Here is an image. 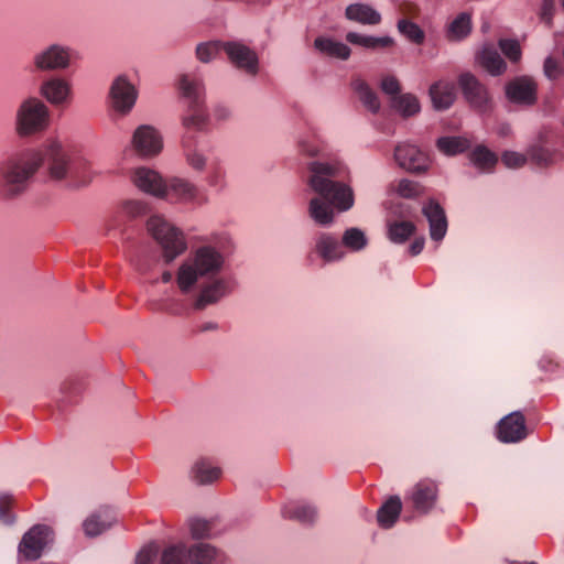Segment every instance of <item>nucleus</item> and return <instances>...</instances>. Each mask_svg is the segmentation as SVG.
<instances>
[{"mask_svg": "<svg viewBox=\"0 0 564 564\" xmlns=\"http://www.w3.org/2000/svg\"><path fill=\"white\" fill-rule=\"evenodd\" d=\"M227 265V254L216 240L203 241L178 264L176 285L182 294L193 296L195 310L214 305L230 293Z\"/></svg>", "mask_w": 564, "mask_h": 564, "instance_id": "f257e3e1", "label": "nucleus"}, {"mask_svg": "<svg viewBox=\"0 0 564 564\" xmlns=\"http://www.w3.org/2000/svg\"><path fill=\"white\" fill-rule=\"evenodd\" d=\"M348 174L341 162L313 161L307 165L306 184L313 193L327 196L338 213H346L355 205V192L350 184L338 178Z\"/></svg>", "mask_w": 564, "mask_h": 564, "instance_id": "f03ea898", "label": "nucleus"}, {"mask_svg": "<svg viewBox=\"0 0 564 564\" xmlns=\"http://www.w3.org/2000/svg\"><path fill=\"white\" fill-rule=\"evenodd\" d=\"M43 153L47 163L48 175L55 181L68 180L72 186H84L91 181L87 173L88 162H73L62 143L57 139H50L44 145Z\"/></svg>", "mask_w": 564, "mask_h": 564, "instance_id": "7ed1b4c3", "label": "nucleus"}, {"mask_svg": "<svg viewBox=\"0 0 564 564\" xmlns=\"http://www.w3.org/2000/svg\"><path fill=\"white\" fill-rule=\"evenodd\" d=\"M43 161L41 151H30L6 160L0 165V180L7 194L15 196L23 193Z\"/></svg>", "mask_w": 564, "mask_h": 564, "instance_id": "20e7f679", "label": "nucleus"}, {"mask_svg": "<svg viewBox=\"0 0 564 564\" xmlns=\"http://www.w3.org/2000/svg\"><path fill=\"white\" fill-rule=\"evenodd\" d=\"M147 229L161 249L165 262H172L187 249L184 231L162 214H153L147 221Z\"/></svg>", "mask_w": 564, "mask_h": 564, "instance_id": "39448f33", "label": "nucleus"}, {"mask_svg": "<svg viewBox=\"0 0 564 564\" xmlns=\"http://www.w3.org/2000/svg\"><path fill=\"white\" fill-rule=\"evenodd\" d=\"M51 123V110L44 100L30 96L23 99L14 115V130L25 138L45 131Z\"/></svg>", "mask_w": 564, "mask_h": 564, "instance_id": "423d86ee", "label": "nucleus"}, {"mask_svg": "<svg viewBox=\"0 0 564 564\" xmlns=\"http://www.w3.org/2000/svg\"><path fill=\"white\" fill-rule=\"evenodd\" d=\"M75 51L61 42H51L36 50L30 66L34 73H51L68 69L74 62Z\"/></svg>", "mask_w": 564, "mask_h": 564, "instance_id": "0eeeda50", "label": "nucleus"}, {"mask_svg": "<svg viewBox=\"0 0 564 564\" xmlns=\"http://www.w3.org/2000/svg\"><path fill=\"white\" fill-rule=\"evenodd\" d=\"M139 89L128 74L115 76L109 85L107 104L112 113L124 118L134 109Z\"/></svg>", "mask_w": 564, "mask_h": 564, "instance_id": "6e6552de", "label": "nucleus"}, {"mask_svg": "<svg viewBox=\"0 0 564 564\" xmlns=\"http://www.w3.org/2000/svg\"><path fill=\"white\" fill-rule=\"evenodd\" d=\"M130 147L138 158L154 159L163 151V135L152 124H140L131 134Z\"/></svg>", "mask_w": 564, "mask_h": 564, "instance_id": "1a4fd4ad", "label": "nucleus"}, {"mask_svg": "<svg viewBox=\"0 0 564 564\" xmlns=\"http://www.w3.org/2000/svg\"><path fill=\"white\" fill-rule=\"evenodd\" d=\"M224 52L229 63L246 75L256 76L259 73V56L257 52L246 43L238 40L225 41Z\"/></svg>", "mask_w": 564, "mask_h": 564, "instance_id": "9d476101", "label": "nucleus"}, {"mask_svg": "<svg viewBox=\"0 0 564 564\" xmlns=\"http://www.w3.org/2000/svg\"><path fill=\"white\" fill-rule=\"evenodd\" d=\"M438 498V485L431 479H422L416 482L406 495L414 512L421 516L430 513L436 506Z\"/></svg>", "mask_w": 564, "mask_h": 564, "instance_id": "9b49d317", "label": "nucleus"}, {"mask_svg": "<svg viewBox=\"0 0 564 564\" xmlns=\"http://www.w3.org/2000/svg\"><path fill=\"white\" fill-rule=\"evenodd\" d=\"M394 162L399 167L411 173H423L429 170V156L415 144L410 142H399L393 151Z\"/></svg>", "mask_w": 564, "mask_h": 564, "instance_id": "f8f14e48", "label": "nucleus"}, {"mask_svg": "<svg viewBox=\"0 0 564 564\" xmlns=\"http://www.w3.org/2000/svg\"><path fill=\"white\" fill-rule=\"evenodd\" d=\"M391 217L387 219V238L395 245L405 243L416 231V226L413 221L402 219L403 216L410 213L409 206H390Z\"/></svg>", "mask_w": 564, "mask_h": 564, "instance_id": "ddd939ff", "label": "nucleus"}, {"mask_svg": "<svg viewBox=\"0 0 564 564\" xmlns=\"http://www.w3.org/2000/svg\"><path fill=\"white\" fill-rule=\"evenodd\" d=\"M39 95L54 107L67 105L73 97L70 83L62 76L52 75L44 78L39 86Z\"/></svg>", "mask_w": 564, "mask_h": 564, "instance_id": "4468645a", "label": "nucleus"}, {"mask_svg": "<svg viewBox=\"0 0 564 564\" xmlns=\"http://www.w3.org/2000/svg\"><path fill=\"white\" fill-rule=\"evenodd\" d=\"M131 182L141 192L155 198H162L165 195L166 178L158 171L148 166H138L131 172Z\"/></svg>", "mask_w": 564, "mask_h": 564, "instance_id": "2eb2a0df", "label": "nucleus"}, {"mask_svg": "<svg viewBox=\"0 0 564 564\" xmlns=\"http://www.w3.org/2000/svg\"><path fill=\"white\" fill-rule=\"evenodd\" d=\"M175 87L187 104L205 102V83L200 73L193 70L178 74Z\"/></svg>", "mask_w": 564, "mask_h": 564, "instance_id": "dca6fc26", "label": "nucleus"}, {"mask_svg": "<svg viewBox=\"0 0 564 564\" xmlns=\"http://www.w3.org/2000/svg\"><path fill=\"white\" fill-rule=\"evenodd\" d=\"M463 95L471 107L485 111L490 108L491 98L487 88L470 73L459 76Z\"/></svg>", "mask_w": 564, "mask_h": 564, "instance_id": "f3484780", "label": "nucleus"}, {"mask_svg": "<svg viewBox=\"0 0 564 564\" xmlns=\"http://www.w3.org/2000/svg\"><path fill=\"white\" fill-rule=\"evenodd\" d=\"M165 195L161 199L176 204H187L196 202L198 197L197 186L185 177H166Z\"/></svg>", "mask_w": 564, "mask_h": 564, "instance_id": "a211bd4d", "label": "nucleus"}, {"mask_svg": "<svg viewBox=\"0 0 564 564\" xmlns=\"http://www.w3.org/2000/svg\"><path fill=\"white\" fill-rule=\"evenodd\" d=\"M314 252L325 263H335L346 258L341 241L328 231H319L314 239Z\"/></svg>", "mask_w": 564, "mask_h": 564, "instance_id": "6ab92c4d", "label": "nucleus"}, {"mask_svg": "<svg viewBox=\"0 0 564 564\" xmlns=\"http://www.w3.org/2000/svg\"><path fill=\"white\" fill-rule=\"evenodd\" d=\"M52 542L51 531H26L19 544V556L25 560H37Z\"/></svg>", "mask_w": 564, "mask_h": 564, "instance_id": "aec40b11", "label": "nucleus"}, {"mask_svg": "<svg viewBox=\"0 0 564 564\" xmlns=\"http://www.w3.org/2000/svg\"><path fill=\"white\" fill-rule=\"evenodd\" d=\"M336 209L327 196L315 194L308 199L307 215L319 227H332L336 220Z\"/></svg>", "mask_w": 564, "mask_h": 564, "instance_id": "412c9836", "label": "nucleus"}, {"mask_svg": "<svg viewBox=\"0 0 564 564\" xmlns=\"http://www.w3.org/2000/svg\"><path fill=\"white\" fill-rule=\"evenodd\" d=\"M525 421L520 412H512L506 415L497 425V437L502 443H518L525 438Z\"/></svg>", "mask_w": 564, "mask_h": 564, "instance_id": "4be33fe9", "label": "nucleus"}, {"mask_svg": "<svg viewBox=\"0 0 564 564\" xmlns=\"http://www.w3.org/2000/svg\"><path fill=\"white\" fill-rule=\"evenodd\" d=\"M506 96L511 102L532 105L536 100V84L530 77H517L507 84Z\"/></svg>", "mask_w": 564, "mask_h": 564, "instance_id": "5701e85b", "label": "nucleus"}, {"mask_svg": "<svg viewBox=\"0 0 564 564\" xmlns=\"http://www.w3.org/2000/svg\"><path fill=\"white\" fill-rule=\"evenodd\" d=\"M422 213L429 221L430 238L440 243L447 232V218L441 205L430 199L422 207Z\"/></svg>", "mask_w": 564, "mask_h": 564, "instance_id": "b1692460", "label": "nucleus"}, {"mask_svg": "<svg viewBox=\"0 0 564 564\" xmlns=\"http://www.w3.org/2000/svg\"><path fill=\"white\" fill-rule=\"evenodd\" d=\"M221 468L207 457L197 458L189 469V478L197 485H212L221 477Z\"/></svg>", "mask_w": 564, "mask_h": 564, "instance_id": "393cba45", "label": "nucleus"}, {"mask_svg": "<svg viewBox=\"0 0 564 564\" xmlns=\"http://www.w3.org/2000/svg\"><path fill=\"white\" fill-rule=\"evenodd\" d=\"M429 96L432 106L437 111L451 108L456 99V88L453 82L440 79L431 85Z\"/></svg>", "mask_w": 564, "mask_h": 564, "instance_id": "a878e982", "label": "nucleus"}, {"mask_svg": "<svg viewBox=\"0 0 564 564\" xmlns=\"http://www.w3.org/2000/svg\"><path fill=\"white\" fill-rule=\"evenodd\" d=\"M187 556L192 564H224L226 560L220 550L205 542L188 545Z\"/></svg>", "mask_w": 564, "mask_h": 564, "instance_id": "bb28decb", "label": "nucleus"}, {"mask_svg": "<svg viewBox=\"0 0 564 564\" xmlns=\"http://www.w3.org/2000/svg\"><path fill=\"white\" fill-rule=\"evenodd\" d=\"M123 525L120 516L110 507L102 506L93 510L83 521L84 529H110Z\"/></svg>", "mask_w": 564, "mask_h": 564, "instance_id": "cd10ccee", "label": "nucleus"}, {"mask_svg": "<svg viewBox=\"0 0 564 564\" xmlns=\"http://www.w3.org/2000/svg\"><path fill=\"white\" fill-rule=\"evenodd\" d=\"M473 30V14L463 11L448 20L445 26V37L449 42H462L469 36Z\"/></svg>", "mask_w": 564, "mask_h": 564, "instance_id": "c85d7f7f", "label": "nucleus"}, {"mask_svg": "<svg viewBox=\"0 0 564 564\" xmlns=\"http://www.w3.org/2000/svg\"><path fill=\"white\" fill-rule=\"evenodd\" d=\"M350 87L364 108L371 113H378L380 111L381 102L379 96L367 80L359 76L354 77Z\"/></svg>", "mask_w": 564, "mask_h": 564, "instance_id": "c756f323", "label": "nucleus"}, {"mask_svg": "<svg viewBox=\"0 0 564 564\" xmlns=\"http://www.w3.org/2000/svg\"><path fill=\"white\" fill-rule=\"evenodd\" d=\"M314 48L322 55L339 61H347L351 50L345 43L332 36L321 35L314 40Z\"/></svg>", "mask_w": 564, "mask_h": 564, "instance_id": "7c9ffc66", "label": "nucleus"}, {"mask_svg": "<svg viewBox=\"0 0 564 564\" xmlns=\"http://www.w3.org/2000/svg\"><path fill=\"white\" fill-rule=\"evenodd\" d=\"M209 120L205 102L187 104L182 116L181 123L187 130L203 131Z\"/></svg>", "mask_w": 564, "mask_h": 564, "instance_id": "2f4dec72", "label": "nucleus"}, {"mask_svg": "<svg viewBox=\"0 0 564 564\" xmlns=\"http://www.w3.org/2000/svg\"><path fill=\"white\" fill-rule=\"evenodd\" d=\"M281 514L286 519H295L305 525H314L319 518L318 509L311 503H285L281 508Z\"/></svg>", "mask_w": 564, "mask_h": 564, "instance_id": "473e14b6", "label": "nucleus"}, {"mask_svg": "<svg viewBox=\"0 0 564 564\" xmlns=\"http://www.w3.org/2000/svg\"><path fill=\"white\" fill-rule=\"evenodd\" d=\"M477 61L480 66L492 76H499L507 69L506 62L502 59L497 50L490 44L482 46L480 52L477 54Z\"/></svg>", "mask_w": 564, "mask_h": 564, "instance_id": "72a5a7b5", "label": "nucleus"}, {"mask_svg": "<svg viewBox=\"0 0 564 564\" xmlns=\"http://www.w3.org/2000/svg\"><path fill=\"white\" fill-rule=\"evenodd\" d=\"M343 251L350 253H359L366 250L369 239L366 231L359 227H349L343 231L340 238Z\"/></svg>", "mask_w": 564, "mask_h": 564, "instance_id": "f704fd0d", "label": "nucleus"}, {"mask_svg": "<svg viewBox=\"0 0 564 564\" xmlns=\"http://www.w3.org/2000/svg\"><path fill=\"white\" fill-rule=\"evenodd\" d=\"M402 508L401 498L399 496H390L377 511L378 523L386 528L393 527L401 514Z\"/></svg>", "mask_w": 564, "mask_h": 564, "instance_id": "c9c22d12", "label": "nucleus"}, {"mask_svg": "<svg viewBox=\"0 0 564 564\" xmlns=\"http://www.w3.org/2000/svg\"><path fill=\"white\" fill-rule=\"evenodd\" d=\"M345 15L348 20L361 24L376 25L381 21L380 13L366 3H352L346 8Z\"/></svg>", "mask_w": 564, "mask_h": 564, "instance_id": "e433bc0d", "label": "nucleus"}, {"mask_svg": "<svg viewBox=\"0 0 564 564\" xmlns=\"http://www.w3.org/2000/svg\"><path fill=\"white\" fill-rule=\"evenodd\" d=\"M470 163L481 173H491L498 162L496 153L485 145L475 147L468 154Z\"/></svg>", "mask_w": 564, "mask_h": 564, "instance_id": "4c0bfd02", "label": "nucleus"}, {"mask_svg": "<svg viewBox=\"0 0 564 564\" xmlns=\"http://www.w3.org/2000/svg\"><path fill=\"white\" fill-rule=\"evenodd\" d=\"M346 41L352 45H358L368 50H379L392 46L394 40L390 36H372L357 32H348Z\"/></svg>", "mask_w": 564, "mask_h": 564, "instance_id": "58836bf2", "label": "nucleus"}, {"mask_svg": "<svg viewBox=\"0 0 564 564\" xmlns=\"http://www.w3.org/2000/svg\"><path fill=\"white\" fill-rule=\"evenodd\" d=\"M392 108L403 118H410L421 112L419 98L411 94H400L391 98Z\"/></svg>", "mask_w": 564, "mask_h": 564, "instance_id": "ea45409f", "label": "nucleus"}, {"mask_svg": "<svg viewBox=\"0 0 564 564\" xmlns=\"http://www.w3.org/2000/svg\"><path fill=\"white\" fill-rule=\"evenodd\" d=\"M183 153L187 165L196 171L202 172L207 167L208 156L203 147H200L197 142H184L183 143Z\"/></svg>", "mask_w": 564, "mask_h": 564, "instance_id": "a19ab883", "label": "nucleus"}, {"mask_svg": "<svg viewBox=\"0 0 564 564\" xmlns=\"http://www.w3.org/2000/svg\"><path fill=\"white\" fill-rule=\"evenodd\" d=\"M528 159L535 164L546 166L553 164L556 160V152L543 140L532 143L527 150Z\"/></svg>", "mask_w": 564, "mask_h": 564, "instance_id": "79ce46f5", "label": "nucleus"}, {"mask_svg": "<svg viewBox=\"0 0 564 564\" xmlns=\"http://www.w3.org/2000/svg\"><path fill=\"white\" fill-rule=\"evenodd\" d=\"M187 545L183 543H174L166 545L161 554V564H187Z\"/></svg>", "mask_w": 564, "mask_h": 564, "instance_id": "37998d69", "label": "nucleus"}, {"mask_svg": "<svg viewBox=\"0 0 564 564\" xmlns=\"http://www.w3.org/2000/svg\"><path fill=\"white\" fill-rule=\"evenodd\" d=\"M436 147L445 155H456L467 150L469 142L462 137H442L437 140Z\"/></svg>", "mask_w": 564, "mask_h": 564, "instance_id": "c03bdc74", "label": "nucleus"}, {"mask_svg": "<svg viewBox=\"0 0 564 564\" xmlns=\"http://www.w3.org/2000/svg\"><path fill=\"white\" fill-rule=\"evenodd\" d=\"M399 33L414 44H422L425 40L424 31L414 22L406 18H401L397 22Z\"/></svg>", "mask_w": 564, "mask_h": 564, "instance_id": "a18cd8bd", "label": "nucleus"}, {"mask_svg": "<svg viewBox=\"0 0 564 564\" xmlns=\"http://www.w3.org/2000/svg\"><path fill=\"white\" fill-rule=\"evenodd\" d=\"M225 41L204 42L196 46V57L202 63H210L224 51Z\"/></svg>", "mask_w": 564, "mask_h": 564, "instance_id": "49530a36", "label": "nucleus"}, {"mask_svg": "<svg viewBox=\"0 0 564 564\" xmlns=\"http://www.w3.org/2000/svg\"><path fill=\"white\" fill-rule=\"evenodd\" d=\"M13 496L9 492H0V527H13L17 519L12 512Z\"/></svg>", "mask_w": 564, "mask_h": 564, "instance_id": "de8ad7c7", "label": "nucleus"}, {"mask_svg": "<svg viewBox=\"0 0 564 564\" xmlns=\"http://www.w3.org/2000/svg\"><path fill=\"white\" fill-rule=\"evenodd\" d=\"M390 189L402 198H414L420 194L417 183L406 178H402L395 184H392Z\"/></svg>", "mask_w": 564, "mask_h": 564, "instance_id": "09e8293b", "label": "nucleus"}, {"mask_svg": "<svg viewBox=\"0 0 564 564\" xmlns=\"http://www.w3.org/2000/svg\"><path fill=\"white\" fill-rule=\"evenodd\" d=\"M205 182L212 188H224L226 186V170L220 164H213L205 176Z\"/></svg>", "mask_w": 564, "mask_h": 564, "instance_id": "8fccbe9b", "label": "nucleus"}, {"mask_svg": "<svg viewBox=\"0 0 564 564\" xmlns=\"http://www.w3.org/2000/svg\"><path fill=\"white\" fill-rule=\"evenodd\" d=\"M299 151L301 154L315 158L322 152V148L317 140L311 135H302L297 141Z\"/></svg>", "mask_w": 564, "mask_h": 564, "instance_id": "3c124183", "label": "nucleus"}, {"mask_svg": "<svg viewBox=\"0 0 564 564\" xmlns=\"http://www.w3.org/2000/svg\"><path fill=\"white\" fill-rule=\"evenodd\" d=\"M499 47L511 62H518L521 58V48L518 41L502 39L499 41Z\"/></svg>", "mask_w": 564, "mask_h": 564, "instance_id": "603ef678", "label": "nucleus"}, {"mask_svg": "<svg viewBox=\"0 0 564 564\" xmlns=\"http://www.w3.org/2000/svg\"><path fill=\"white\" fill-rule=\"evenodd\" d=\"M159 552V545L150 542L141 547L135 557V564H152Z\"/></svg>", "mask_w": 564, "mask_h": 564, "instance_id": "864d4df0", "label": "nucleus"}, {"mask_svg": "<svg viewBox=\"0 0 564 564\" xmlns=\"http://www.w3.org/2000/svg\"><path fill=\"white\" fill-rule=\"evenodd\" d=\"M501 161L509 169H519L527 163L528 154L516 151H505L501 155Z\"/></svg>", "mask_w": 564, "mask_h": 564, "instance_id": "5fc2aeb1", "label": "nucleus"}, {"mask_svg": "<svg viewBox=\"0 0 564 564\" xmlns=\"http://www.w3.org/2000/svg\"><path fill=\"white\" fill-rule=\"evenodd\" d=\"M219 524L218 517L192 516L187 520L188 529H207Z\"/></svg>", "mask_w": 564, "mask_h": 564, "instance_id": "6e6d98bb", "label": "nucleus"}, {"mask_svg": "<svg viewBox=\"0 0 564 564\" xmlns=\"http://www.w3.org/2000/svg\"><path fill=\"white\" fill-rule=\"evenodd\" d=\"M380 88L384 94L391 96V98L400 95L401 90L400 83L393 75H384L380 80Z\"/></svg>", "mask_w": 564, "mask_h": 564, "instance_id": "4d7b16f0", "label": "nucleus"}, {"mask_svg": "<svg viewBox=\"0 0 564 564\" xmlns=\"http://www.w3.org/2000/svg\"><path fill=\"white\" fill-rule=\"evenodd\" d=\"M543 70L547 78L555 79L561 73V67L556 59L549 56L544 61Z\"/></svg>", "mask_w": 564, "mask_h": 564, "instance_id": "13d9d810", "label": "nucleus"}, {"mask_svg": "<svg viewBox=\"0 0 564 564\" xmlns=\"http://www.w3.org/2000/svg\"><path fill=\"white\" fill-rule=\"evenodd\" d=\"M124 209L129 215L138 216L145 212L147 205L141 200H129L124 204Z\"/></svg>", "mask_w": 564, "mask_h": 564, "instance_id": "bf43d9fd", "label": "nucleus"}, {"mask_svg": "<svg viewBox=\"0 0 564 564\" xmlns=\"http://www.w3.org/2000/svg\"><path fill=\"white\" fill-rule=\"evenodd\" d=\"M554 11V0H543L540 18L543 22L550 23Z\"/></svg>", "mask_w": 564, "mask_h": 564, "instance_id": "052dcab7", "label": "nucleus"}, {"mask_svg": "<svg viewBox=\"0 0 564 564\" xmlns=\"http://www.w3.org/2000/svg\"><path fill=\"white\" fill-rule=\"evenodd\" d=\"M539 367L545 372H553L557 369V362L550 356H543L539 361Z\"/></svg>", "mask_w": 564, "mask_h": 564, "instance_id": "680f3d73", "label": "nucleus"}, {"mask_svg": "<svg viewBox=\"0 0 564 564\" xmlns=\"http://www.w3.org/2000/svg\"><path fill=\"white\" fill-rule=\"evenodd\" d=\"M424 245L425 238L423 236L416 237L409 246V253L411 256L420 254L424 249Z\"/></svg>", "mask_w": 564, "mask_h": 564, "instance_id": "e2e57ef3", "label": "nucleus"}, {"mask_svg": "<svg viewBox=\"0 0 564 564\" xmlns=\"http://www.w3.org/2000/svg\"><path fill=\"white\" fill-rule=\"evenodd\" d=\"M219 325L214 321H206L198 325L197 330L199 333H209L218 330Z\"/></svg>", "mask_w": 564, "mask_h": 564, "instance_id": "0e129e2a", "label": "nucleus"}, {"mask_svg": "<svg viewBox=\"0 0 564 564\" xmlns=\"http://www.w3.org/2000/svg\"><path fill=\"white\" fill-rule=\"evenodd\" d=\"M172 279H173V275H172V273H171V272H169V271H166V272H164V273L162 274V281H163V282H165V283H167V282L172 281Z\"/></svg>", "mask_w": 564, "mask_h": 564, "instance_id": "69168bd1", "label": "nucleus"}, {"mask_svg": "<svg viewBox=\"0 0 564 564\" xmlns=\"http://www.w3.org/2000/svg\"><path fill=\"white\" fill-rule=\"evenodd\" d=\"M510 132V127L509 126H502L500 129H499V134L500 135H508Z\"/></svg>", "mask_w": 564, "mask_h": 564, "instance_id": "338daca9", "label": "nucleus"}, {"mask_svg": "<svg viewBox=\"0 0 564 564\" xmlns=\"http://www.w3.org/2000/svg\"><path fill=\"white\" fill-rule=\"evenodd\" d=\"M86 532H87V536L88 538H95L99 531L89 530V531H86Z\"/></svg>", "mask_w": 564, "mask_h": 564, "instance_id": "774afa93", "label": "nucleus"}]
</instances>
